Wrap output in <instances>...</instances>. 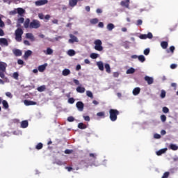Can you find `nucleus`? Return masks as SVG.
Segmentation results:
<instances>
[{
	"label": "nucleus",
	"instance_id": "nucleus-1",
	"mask_svg": "<svg viewBox=\"0 0 178 178\" xmlns=\"http://www.w3.org/2000/svg\"><path fill=\"white\" fill-rule=\"evenodd\" d=\"M6 67H8V64L5 62L0 61V77L3 80H8V77L5 76V73H6Z\"/></svg>",
	"mask_w": 178,
	"mask_h": 178
},
{
	"label": "nucleus",
	"instance_id": "nucleus-2",
	"mask_svg": "<svg viewBox=\"0 0 178 178\" xmlns=\"http://www.w3.org/2000/svg\"><path fill=\"white\" fill-rule=\"evenodd\" d=\"M119 111L111 108L109 110L110 120L111 122H116L118 120V115H120Z\"/></svg>",
	"mask_w": 178,
	"mask_h": 178
},
{
	"label": "nucleus",
	"instance_id": "nucleus-3",
	"mask_svg": "<svg viewBox=\"0 0 178 178\" xmlns=\"http://www.w3.org/2000/svg\"><path fill=\"white\" fill-rule=\"evenodd\" d=\"M94 44H95L94 48L95 51H99V52L104 51V47H102V41H101V40L99 39L95 40L94 42Z\"/></svg>",
	"mask_w": 178,
	"mask_h": 178
},
{
	"label": "nucleus",
	"instance_id": "nucleus-4",
	"mask_svg": "<svg viewBox=\"0 0 178 178\" xmlns=\"http://www.w3.org/2000/svg\"><path fill=\"white\" fill-rule=\"evenodd\" d=\"M23 29L22 28H18L15 30V40L18 42H21L22 41V36L23 35Z\"/></svg>",
	"mask_w": 178,
	"mask_h": 178
},
{
	"label": "nucleus",
	"instance_id": "nucleus-5",
	"mask_svg": "<svg viewBox=\"0 0 178 178\" xmlns=\"http://www.w3.org/2000/svg\"><path fill=\"white\" fill-rule=\"evenodd\" d=\"M41 23L37 19H33L29 24V29H40Z\"/></svg>",
	"mask_w": 178,
	"mask_h": 178
},
{
	"label": "nucleus",
	"instance_id": "nucleus-6",
	"mask_svg": "<svg viewBox=\"0 0 178 178\" xmlns=\"http://www.w3.org/2000/svg\"><path fill=\"white\" fill-rule=\"evenodd\" d=\"M76 106L79 112H83V111H84V103L82 102H76Z\"/></svg>",
	"mask_w": 178,
	"mask_h": 178
},
{
	"label": "nucleus",
	"instance_id": "nucleus-7",
	"mask_svg": "<svg viewBox=\"0 0 178 178\" xmlns=\"http://www.w3.org/2000/svg\"><path fill=\"white\" fill-rule=\"evenodd\" d=\"M48 0H38L35 2L36 6H42V5H47Z\"/></svg>",
	"mask_w": 178,
	"mask_h": 178
},
{
	"label": "nucleus",
	"instance_id": "nucleus-8",
	"mask_svg": "<svg viewBox=\"0 0 178 178\" xmlns=\"http://www.w3.org/2000/svg\"><path fill=\"white\" fill-rule=\"evenodd\" d=\"M145 81H147V84L149 86H151V84H154V78L150 77L149 76H145L144 78Z\"/></svg>",
	"mask_w": 178,
	"mask_h": 178
},
{
	"label": "nucleus",
	"instance_id": "nucleus-9",
	"mask_svg": "<svg viewBox=\"0 0 178 178\" xmlns=\"http://www.w3.org/2000/svg\"><path fill=\"white\" fill-rule=\"evenodd\" d=\"M121 6H124V8H127V9L129 8L130 6V0H124L120 2Z\"/></svg>",
	"mask_w": 178,
	"mask_h": 178
},
{
	"label": "nucleus",
	"instance_id": "nucleus-10",
	"mask_svg": "<svg viewBox=\"0 0 178 178\" xmlns=\"http://www.w3.org/2000/svg\"><path fill=\"white\" fill-rule=\"evenodd\" d=\"M70 39L69 40V42L70 44H73L74 42H79V39H77V37H76L73 34H70Z\"/></svg>",
	"mask_w": 178,
	"mask_h": 178
},
{
	"label": "nucleus",
	"instance_id": "nucleus-11",
	"mask_svg": "<svg viewBox=\"0 0 178 178\" xmlns=\"http://www.w3.org/2000/svg\"><path fill=\"white\" fill-rule=\"evenodd\" d=\"M13 54L15 55V56H22V55H23L22 50L18 49H13Z\"/></svg>",
	"mask_w": 178,
	"mask_h": 178
},
{
	"label": "nucleus",
	"instance_id": "nucleus-12",
	"mask_svg": "<svg viewBox=\"0 0 178 178\" xmlns=\"http://www.w3.org/2000/svg\"><path fill=\"white\" fill-rule=\"evenodd\" d=\"M24 105H26V106H30L31 105H36L37 104V102H33V101H31V100H24Z\"/></svg>",
	"mask_w": 178,
	"mask_h": 178
},
{
	"label": "nucleus",
	"instance_id": "nucleus-13",
	"mask_svg": "<svg viewBox=\"0 0 178 178\" xmlns=\"http://www.w3.org/2000/svg\"><path fill=\"white\" fill-rule=\"evenodd\" d=\"M17 13L19 15V16H21V17H22V16H24V13H26V10L23 9L22 8H17Z\"/></svg>",
	"mask_w": 178,
	"mask_h": 178
},
{
	"label": "nucleus",
	"instance_id": "nucleus-14",
	"mask_svg": "<svg viewBox=\"0 0 178 178\" xmlns=\"http://www.w3.org/2000/svg\"><path fill=\"white\" fill-rule=\"evenodd\" d=\"M0 45H5L6 47H8L9 45L8 40L3 38H0Z\"/></svg>",
	"mask_w": 178,
	"mask_h": 178
},
{
	"label": "nucleus",
	"instance_id": "nucleus-15",
	"mask_svg": "<svg viewBox=\"0 0 178 178\" xmlns=\"http://www.w3.org/2000/svg\"><path fill=\"white\" fill-rule=\"evenodd\" d=\"M26 38L31 40V41H35V38H34V35H33L31 33H27L26 34Z\"/></svg>",
	"mask_w": 178,
	"mask_h": 178
},
{
	"label": "nucleus",
	"instance_id": "nucleus-16",
	"mask_svg": "<svg viewBox=\"0 0 178 178\" xmlns=\"http://www.w3.org/2000/svg\"><path fill=\"white\" fill-rule=\"evenodd\" d=\"M32 54H33V51L31 50H27L24 53V58L29 59V57L31 56Z\"/></svg>",
	"mask_w": 178,
	"mask_h": 178
},
{
	"label": "nucleus",
	"instance_id": "nucleus-17",
	"mask_svg": "<svg viewBox=\"0 0 178 178\" xmlns=\"http://www.w3.org/2000/svg\"><path fill=\"white\" fill-rule=\"evenodd\" d=\"M43 52L45 55H52V54H54V50L50 47H47L46 50L43 51Z\"/></svg>",
	"mask_w": 178,
	"mask_h": 178
},
{
	"label": "nucleus",
	"instance_id": "nucleus-18",
	"mask_svg": "<svg viewBox=\"0 0 178 178\" xmlns=\"http://www.w3.org/2000/svg\"><path fill=\"white\" fill-rule=\"evenodd\" d=\"M79 0H69V5L71 8H74L77 5Z\"/></svg>",
	"mask_w": 178,
	"mask_h": 178
},
{
	"label": "nucleus",
	"instance_id": "nucleus-19",
	"mask_svg": "<svg viewBox=\"0 0 178 178\" xmlns=\"http://www.w3.org/2000/svg\"><path fill=\"white\" fill-rule=\"evenodd\" d=\"M47 66H48V64H47V63L40 65L38 67L39 72L42 73V72H44L45 70V69H47Z\"/></svg>",
	"mask_w": 178,
	"mask_h": 178
},
{
	"label": "nucleus",
	"instance_id": "nucleus-20",
	"mask_svg": "<svg viewBox=\"0 0 178 178\" xmlns=\"http://www.w3.org/2000/svg\"><path fill=\"white\" fill-rule=\"evenodd\" d=\"M76 91H77V92H79L80 94H83V93L86 92V88L84 87L78 86L76 88Z\"/></svg>",
	"mask_w": 178,
	"mask_h": 178
},
{
	"label": "nucleus",
	"instance_id": "nucleus-21",
	"mask_svg": "<svg viewBox=\"0 0 178 178\" xmlns=\"http://www.w3.org/2000/svg\"><path fill=\"white\" fill-rule=\"evenodd\" d=\"M21 127L22 129H26L29 127V121L27 120H24L21 122Z\"/></svg>",
	"mask_w": 178,
	"mask_h": 178
},
{
	"label": "nucleus",
	"instance_id": "nucleus-22",
	"mask_svg": "<svg viewBox=\"0 0 178 178\" xmlns=\"http://www.w3.org/2000/svg\"><path fill=\"white\" fill-rule=\"evenodd\" d=\"M23 23H24V17L18 18L17 27H20L22 26L21 24Z\"/></svg>",
	"mask_w": 178,
	"mask_h": 178
},
{
	"label": "nucleus",
	"instance_id": "nucleus-23",
	"mask_svg": "<svg viewBox=\"0 0 178 178\" xmlns=\"http://www.w3.org/2000/svg\"><path fill=\"white\" fill-rule=\"evenodd\" d=\"M24 27L25 29H29L30 28V19L27 18L25 22H24Z\"/></svg>",
	"mask_w": 178,
	"mask_h": 178
},
{
	"label": "nucleus",
	"instance_id": "nucleus-24",
	"mask_svg": "<svg viewBox=\"0 0 178 178\" xmlns=\"http://www.w3.org/2000/svg\"><path fill=\"white\" fill-rule=\"evenodd\" d=\"M89 158H90V159H89L88 161H95L97 159V154L95 153L89 154Z\"/></svg>",
	"mask_w": 178,
	"mask_h": 178
},
{
	"label": "nucleus",
	"instance_id": "nucleus-25",
	"mask_svg": "<svg viewBox=\"0 0 178 178\" xmlns=\"http://www.w3.org/2000/svg\"><path fill=\"white\" fill-rule=\"evenodd\" d=\"M167 149H161L157 151V152H156V155H157L158 156H161V155H162V154H165V152H166Z\"/></svg>",
	"mask_w": 178,
	"mask_h": 178
},
{
	"label": "nucleus",
	"instance_id": "nucleus-26",
	"mask_svg": "<svg viewBox=\"0 0 178 178\" xmlns=\"http://www.w3.org/2000/svg\"><path fill=\"white\" fill-rule=\"evenodd\" d=\"M161 47L163 49H166L168 47V43L166 41H163L161 42Z\"/></svg>",
	"mask_w": 178,
	"mask_h": 178
},
{
	"label": "nucleus",
	"instance_id": "nucleus-27",
	"mask_svg": "<svg viewBox=\"0 0 178 178\" xmlns=\"http://www.w3.org/2000/svg\"><path fill=\"white\" fill-rule=\"evenodd\" d=\"M140 91H141V89L140 88H135L133 90V95H138V94H140Z\"/></svg>",
	"mask_w": 178,
	"mask_h": 178
},
{
	"label": "nucleus",
	"instance_id": "nucleus-28",
	"mask_svg": "<svg viewBox=\"0 0 178 178\" xmlns=\"http://www.w3.org/2000/svg\"><path fill=\"white\" fill-rule=\"evenodd\" d=\"M97 65L98 66L99 70H102L103 72L104 70V63L102 61H99L97 63Z\"/></svg>",
	"mask_w": 178,
	"mask_h": 178
},
{
	"label": "nucleus",
	"instance_id": "nucleus-29",
	"mask_svg": "<svg viewBox=\"0 0 178 178\" xmlns=\"http://www.w3.org/2000/svg\"><path fill=\"white\" fill-rule=\"evenodd\" d=\"M106 29L108 31H112V30L115 29V25L112 23L108 24Z\"/></svg>",
	"mask_w": 178,
	"mask_h": 178
},
{
	"label": "nucleus",
	"instance_id": "nucleus-30",
	"mask_svg": "<svg viewBox=\"0 0 178 178\" xmlns=\"http://www.w3.org/2000/svg\"><path fill=\"white\" fill-rule=\"evenodd\" d=\"M63 76H69L70 74V70L64 69L62 72Z\"/></svg>",
	"mask_w": 178,
	"mask_h": 178
},
{
	"label": "nucleus",
	"instance_id": "nucleus-31",
	"mask_svg": "<svg viewBox=\"0 0 178 178\" xmlns=\"http://www.w3.org/2000/svg\"><path fill=\"white\" fill-rule=\"evenodd\" d=\"M1 104H3L4 109H8L9 108V104H8L6 100H3Z\"/></svg>",
	"mask_w": 178,
	"mask_h": 178
},
{
	"label": "nucleus",
	"instance_id": "nucleus-32",
	"mask_svg": "<svg viewBox=\"0 0 178 178\" xmlns=\"http://www.w3.org/2000/svg\"><path fill=\"white\" fill-rule=\"evenodd\" d=\"M138 59L139 62L144 63V61L145 60V56H144V55H140L138 56Z\"/></svg>",
	"mask_w": 178,
	"mask_h": 178
},
{
	"label": "nucleus",
	"instance_id": "nucleus-33",
	"mask_svg": "<svg viewBox=\"0 0 178 178\" xmlns=\"http://www.w3.org/2000/svg\"><path fill=\"white\" fill-rule=\"evenodd\" d=\"M78 127H79V129H81V130H84V129H87V125H86V124H84L82 123V122H80V123L78 124Z\"/></svg>",
	"mask_w": 178,
	"mask_h": 178
},
{
	"label": "nucleus",
	"instance_id": "nucleus-34",
	"mask_svg": "<svg viewBox=\"0 0 178 178\" xmlns=\"http://www.w3.org/2000/svg\"><path fill=\"white\" fill-rule=\"evenodd\" d=\"M175 46H170L169 49L166 50L167 54H169V52H171V54H175Z\"/></svg>",
	"mask_w": 178,
	"mask_h": 178
},
{
	"label": "nucleus",
	"instance_id": "nucleus-35",
	"mask_svg": "<svg viewBox=\"0 0 178 178\" xmlns=\"http://www.w3.org/2000/svg\"><path fill=\"white\" fill-rule=\"evenodd\" d=\"M170 148L172 151H177L178 150V146L175 145V144H170Z\"/></svg>",
	"mask_w": 178,
	"mask_h": 178
},
{
	"label": "nucleus",
	"instance_id": "nucleus-36",
	"mask_svg": "<svg viewBox=\"0 0 178 178\" xmlns=\"http://www.w3.org/2000/svg\"><path fill=\"white\" fill-rule=\"evenodd\" d=\"M69 56H74L76 55V51L73 49H70L67 51Z\"/></svg>",
	"mask_w": 178,
	"mask_h": 178
},
{
	"label": "nucleus",
	"instance_id": "nucleus-37",
	"mask_svg": "<svg viewBox=\"0 0 178 178\" xmlns=\"http://www.w3.org/2000/svg\"><path fill=\"white\" fill-rule=\"evenodd\" d=\"M104 67L106 69V73H111V65H109V64L108 63L105 64Z\"/></svg>",
	"mask_w": 178,
	"mask_h": 178
},
{
	"label": "nucleus",
	"instance_id": "nucleus-38",
	"mask_svg": "<svg viewBox=\"0 0 178 178\" xmlns=\"http://www.w3.org/2000/svg\"><path fill=\"white\" fill-rule=\"evenodd\" d=\"M97 116L102 118V119H105V113L104 111L99 112L97 113Z\"/></svg>",
	"mask_w": 178,
	"mask_h": 178
},
{
	"label": "nucleus",
	"instance_id": "nucleus-39",
	"mask_svg": "<svg viewBox=\"0 0 178 178\" xmlns=\"http://www.w3.org/2000/svg\"><path fill=\"white\" fill-rule=\"evenodd\" d=\"M45 89H46L45 85L41 86L37 88L39 92H42L43 91H45Z\"/></svg>",
	"mask_w": 178,
	"mask_h": 178
},
{
	"label": "nucleus",
	"instance_id": "nucleus-40",
	"mask_svg": "<svg viewBox=\"0 0 178 178\" xmlns=\"http://www.w3.org/2000/svg\"><path fill=\"white\" fill-rule=\"evenodd\" d=\"M136 72V70L133 67H131L127 70V74H133Z\"/></svg>",
	"mask_w": 178,
	"mask_h": 178
},
{
	"label": "nucleus",
	"instance_id": "nucleus-41",
	"mask_svg": "<svg viewBox=\"0 0 178 178\" xmlns=\"http://www.w3.org/2000/svg\"><path fill=\"white\" fill-rule=\"evenodd\" d=\"M99 54L97 53H92L90 54L91 59H97V58H99Z\"/></svg>",
	"mask_w": 178,
	"mask_h": 178
},
{
	"label": "nucleus",
	"instance_id": "nucleus-42",
	"mask_svg": "<svg viewBox=\"0 0 178 178\" xmlns=\"http://www.w3.org/2000/svg\"><path fill=\"white\" fill-rule=\"evenodd\" d=\"M86 95L87 97H89V98H91V99H92V98H94V95H92V92L88 90L86 91Z\"/></svg>",
	"mask_w": 178,
	"mask_h": 178
},
{
	"label": "nucleus",
	"instance_id": "nucleus-43",
	"mask_svg": "<svg viewBox=\"0 0 178 178\" xmlns=\"http://www.w3.org/2000/svg\"><path fill=\"white\" fill-rule=\"evenodd\" d=\"M130 42H124L123 47H124L125 49H129L130 48Z\"/></svg>",
	"mask_w": 178,
	"mask_h": 178
},
{
	"label": "nucleus",
	"instance_id": "nucleus-44",
	"mask_svg": "<svg viewBox=\"0 0 178 178\" xmlns=\"http://www.w3.org/2000/svg\"><path fill=\"white\" fill-rule=\"evenodd\" d=\"M98 22H99V21L97 18H94V19H90L91 24H97V23H98Z\"/></svg>",
	"mask_w": 178,
	"mask_h": 178
},
{
	"label": "nucleus",
	"instance_id": "nucleus-45",
	"mask_svg": "<svg viewBox=\"0 0 178 178\" xmlns=\"http://www.w3.org/2000/svg\"><path fill=\"white\" fill-rule=\"evenodd\" d=\"M80 165H85L86 168H88V163L86 160H82L80 161Z\"/></svg>",
	"mask_w": 178,
	"mask_h": 178
},
{
	"label": "nucleus",
	"instance_id": "nucleus-46",
	"mask_svg": "<svg viewBox=\"0 0 178 178\" xmlns=\"http://www.w3.org/2000/svg\"><path fill=\"white\" fill-rule=\"evenodd\" d=\"M160 97H161V98H165V97H166V91L162 90Z\"/></svg>",
	"mask_w": 178,
	"mask_h": 178
},
{
	"label": "nucleus",
	"instance_id": "nucleus-47",
	"mask_svg": "<svg viewBox=\"0 0 178 178\" xmlns=\"http://www.w3.org/2000/svg\"><path fill=\"white\" fill-rule=\"evenodd\" d=\"M13 77L15 79V80H19V73L17 72H14L13 74Z\"/></svg>",
	"mask_w": 178,
	"mask_h": 178
},
{
	"label": "nucleus",
	"instance_id": "nucleus-48",
	"mask_svg": "<svg viewBox=\"0 0 178 178\" xmlns=\"http://www.w3.org/2000/svg\"><path fill=\"white\" fill-rule=\"evenodd\" d=\"M42 147H43L42 143H40L36 145L35 148L36 149H42Z\"/></svg>",
	"mask_w": 178,
	"mask_h": 178
},
{
	"label": "nucleus",
	"instance_id": "nucleus-49",
	"mask_svg": "<svg viewBox=\"0 0 178 178\" xmlns=\"http://www.w3.org/2000/svg\"><path fill=\"white\" fill-rule=\"evenodd\" d=\"M163 113H169V108L166 106L163 107Z\"/></svg>",
	"mask_w": 178,
	"mask_h": 178
},
{
	"label": "nucleus",
	"instance_id": "nucleus-50",
	"mask_svg": "<svg viewBox=\"0 0 178 178\" xmlns=\"http://www.w3.org/2000/svg\"><path fill=\"white\" fill-rule=\"evenodd\" d=\"M161 122H166V115H161Z\"/></svg>",
	"mask_w": 178,
	"mask_h": 178
},
{
	"label": "nucleus",
	"instance_id": "nucleus-51",
	"mask_svg": "<svg viewBox=\"0 0 178 178\" xmlns=\"http://www.w3.org/2000/svg\"><path fill=\"white\" fill-rule=\"evenodd\" d=\"M146 35H147V38H149V40H151L154 37V35H152V33L151 32H149Z\"/></svg>",
	"mask_w": 178,
	"mask_h": 178
},
{
	"label": "nucleus",
	"instance_id": "nucleus-52",
	"mask_svg": "<svg viewBox=\"0 0 178 178\" xmlns=\"http://www.w3.org/2000/svg\"><path fill=\"white\" fill-rule=\"evenodd\" d=\"M17 8H15V9L13 10V11H10V15H17Z\"/></svg>",
	"mask_w": 178,
	"mask_h": 178
},
{
	"label": "nucleus",
	"instance_id": "nucleus-53",
	"mask_svg": "<svg viewBox=\"0 0 178 178\" xmlns=\"http://www.w3.org/2000/svg\"><path fill=\"white\" fill-rule=\"evenodd\" d=\"M169 175H170L169 172H165L163 175V176H162L161 178H168V177H169Z\"/></svg>",
	"mask_w": 178,
	"mask_h": 178
},
{
	"label": "nucleus",
	"instance_id": "nucleus-54",
	"mask_svg": "<svg viewBox=\"0 0 178 178\" xmlns=\"http://www.w3.org/2000/svg\"><path fill=\"white\" fill-rule=\"evenodd\" d=\"M144 55H149V49H145L143 51Z\"/></svg>",
	"mask_w": 178,
	"mask_h": 178
},
{
	"label": "nucleus",
	"instance_id": "nucleus-55",
	"mask_svg": "<svg viewBox=\"0 0 178 178\" xmlns=\"http://www.w3.org/2000/svg\"><path fill=\"white\" fill-rule=\"evenodd\" d=\"M68 122H74V118L73 116H70L67 118Z\"/></svg>",
	"mask_w": 178,
	"mask_h": 178
},
{
	"label": "nucleus",
	"instance_id": "nucleus-56",
	"mask_svg": "<svg viewBox=\"0 0 178 178\" xmlns=\"http://www.w3.org/2000/svg\"><path fill=\"white\" fill-rule=\"evenodd\" d=\"M154 138H156V140H159V138H161V135L159 134H155L154 135Z\"/></svg>",
	"mask_w": 178,
	"mask_h": 178
},
{
	"label": "nucleus",
	"instance_id": "nucleus-57",
	"mask_svg": "<svg viewBox=\"0 0 178 178\" xmlns=\"http://www.w3.org/2000/svg\"><path fill=\"white\" fill-rule=\"evenodd\" d=\"M140 38L141 39V40H147V34H143V35H140Z\"/></svg>",
	"mask_w": 178,
	"mask_h": 178
},
{
	"label": "nucleus",
	"instance_id": "nucleus-58",
	"mask_svg": "<svg viewBox=\"0 0 178 178\" xmlns=\"http://www.w3.org/2000/svg\"><path fill=\"white\" fill-rule=\"evenodd\" d=\"M73 153V150L72 149H65V154H72Z\"/></svg>",
	"mask_w": 178,
	"mask_h": 178
},
{
	"label": "nucleus",
	"instance_id": "nucleus-59",
	"mask_svg": "<svg viewBox=\"0 0 178 178\" xmlns=\"http://www.w3.org/2000/svg\"><path fill=\"white\" fill-rule=\"evenodd\" d=\"M69 104H74V98L71 97L68 99Z\"/></svg>",
	"mask_w": 178,
	"mask_h": 178
},
{
	"label": "nucleus",
	"instance_id": "nucleus-60",
	"mask_svg": "<svg viewBox=\"0 0 178 178\" xmlns=\"http://www.w3.org/2000/svg\"><path fill=\"white\" fill-rule=\"evenodd\" d=\"M6 97H8V98H12L13 97L12 93L10 92H6Z\"/></svg>",
	"mask_w": 178,
	"mask_h": 178
},
{
	"label": "nucleus",
	"instance_id": "nucleus-61",
	"mask_svg": "<svg viewBox=\"0 0 178 178\" xmlns=\"http://www.w3.org/2000/svg\"><path fill=\"white\" fill-rule=\"evenodd\" d=\"M73 81H74V84H76V86H80V81H79V80L73 79Z\"/></svg>",
	"mask_w": 178,
	"mask_h": 178
},
{
	"label": "nucleus",
	"instance_id": "nucleus-62",
	"mask_svg": "<svg viewBox=\"0 0 178 178\" xmlns=\"http://www.w3.org/2000/svg\"><path fill=\"white\" fill-rule=\"evenodd\" d=\"M136 24H137V26H141V24H143V20H141V19H138Z\"/></svg>",
	"mask_w": 178,
	"mask_h": 178
},
{
	"label": "nucleus",
	"instance_id": "nucleus-63",
	"mask_svg": "<svg viewBox=\"0 0 178 178\" xmlns=\"http://www.w3.org/2000/svg\"><path fill=\"white\" fill-rule=\"evenodd\" d=\"M17 63H18V65H23L24 63V61H23V60H22V59H19L17 60Z\"/></svg>",
	"mask_w": 178,
	"mask_h": 178
},
{
	"label": "nucleus",
	"instance_id": "nucleus-64",
	"mask_svg": "<svg viewBox=\"0 0 178 178\" xmlns=\"http://www.w3.org/2000/svg\"><path fill=\"white\" fill-rule=\"evenodd\" d=\"M38 17H39L41 20H42V19H44V14H42V13H39V14H38Z\"/></svg>",
	"mask_w": 178,
	"mask_h": 178
}]
</instances>
